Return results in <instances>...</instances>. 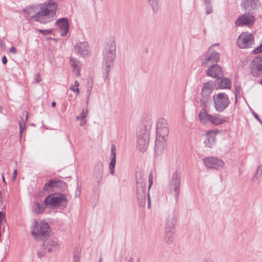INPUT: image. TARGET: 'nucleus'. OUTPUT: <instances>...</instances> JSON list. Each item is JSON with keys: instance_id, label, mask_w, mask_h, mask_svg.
<instances>
[{"instance_id": "e433bc0d", "label": "nucleus", "mask_w": 262, "mask_h": 262, "mask_svg": "<svg viewBox=\"0 0 262 262\" xmlns=\"http://www.w3.org/2000/svg\"><path fill=\"white\" fill-rule=\"evenodd\" d=\"M54 185L55 186V189L56 188L62 189L66 186V183L61 180H54Z\"/></svg>"}, {"instance_id": "e2e57ef3", "label": "nucleus", "mask_w": 262, "mask_h": 262, "mask_svg": "<svg viewBox=\"0 0 262 262\" xmlns=\"http://www.w3.org/2000/svg\"><path fill=\"white\" fill-rule=\"evenodd\" d=\"M77 185H78V188H77V189H78V192H79V193H78V195H80V190H79V187L78 183L77 184Z\"/></svg>"}, {"instance_id": "412c9836", "label": "nucleus", "mask_w": 262, "mask_h": 262, "mask_svg": "<svg viewBox=\"0 0 262 262\" xmlns=\"http://www.w3.org/2000/svg\"><path fill=\"white\" fill-rule=\"evenodd\" d=\"M59 248V243L52 239L46 240L42 244V249L46 250L48 252L56 251Z\"/></svg>"}, {"instance_id": "4d7b16f0", "label": "nucleus", "mask_w": 262, "mask_h": 262, "mask_svg": "<svg viewBox=\"0 0 262 262\" xmlns=\"http://www.w3.org/2000/svg\"><path fill=\"white\" fill-rule=\"evenodd\" d=\"M81 120V122L80 123V126H83L85 123H86V120L85 119H83V120Z\"/></svg>"}, {"instance_id": "9d476101", "label": "nucleus", "mask_w": 262, "mask_h": 262, "mask_svg": "<svg viewBox=\"0 0 262 262\" xmlns=\"http://www.w3.org/2000/svg\"><path fill=\"white\" fill-rule=\"evenodd\" d=\"M250 74L253 77H262V54L256 56L250 65Z\"/></svg>"}, {"instance_id": "09e8293b", "label": "nucleus", "mask_w": 262, "mask_h": 262, "mask_svg": "<svg viewBox=\"0 0 262 262\" xmlns=\"http://www.w3.org/2000/svg\"><path fill=\"white\" fill-rule=\"evenodd\" d=\"M150 206H151L150 198L149 194V193H148V194H147V208H148V209L150 208Z\"/></svg>"}, {"instance_id": "6e6552de", "label": "nucleus", "mask_w": 262, "mask_h": 262, "mask_svg": "<svg viewBox=\"0 0 262 262\" xmlns=\"http://www.w3.org/2000/svg\"><path fill=\"white\" fill-rule=\"evenodd\" d=\"M254 43L253 35L248 32L242 33L236 40V45L241 49L250 48Z\"/></svg>"}, {"instance_id": "8fccbe9b", "label": "nucleus", "mask_w": 262, "mask_h": 262, "mask_svg": "<svg viewBox=\"0 0 262 262\" xmlns=\"http://www.w3.org/2000/svg\"><path fill=\"white\" fill-rule=\"evenodd\" d=\"M9 51L10 53H12V54H16L17 53V49H16L15 47H12L10 49H9Z\"/></svg>"}, {"instance_id": "de8ad7c7", "label": "nucleus", "mask_w": 262, "mask_h": 262, "mask_svg": "<svg viewBox=\"0 0 262 262\" xmlns=\"http://www.w3.org/2000/svg\"><path fill=\"white\" fill-rule=\"evenodd\" d=\"M70 89L75 92H77V95H79V92H80L79 88H75L74 85H72L70 86Z\"/></svg>"}, {"instance_id": "6e6d98bb", "label": "nucleus", "mask_w": 262, "mask_h": 262, "mask_svg": "<svg viewBox=\"0 0 262 262\" xmlns=\"http://www.w3.org/2000/svg\"><path fill=\"white\" fill-rule=\"evenodd\" d=\"M148 182H149L148 189H149L152 184V179H148Z\"/></svg>"}, {"instance_id": "7ed1b4c3", "label": "nucleus", "mask_w": 262, "mask_h": 262, "mask_svg": "<svg viewBox=\"0 0 262 262\" xmlns=\"http://www.w3.org/2000/svg\"><path fill=\"white\" fill-rule=\"evenodd\" d=\"M45 205L52 208L63 209L68 205V200L63 193H54L48 195L45 199Z\"/></svg>"}, {"instance_id": "423d86ee", "label": "nucleus", "mask_w": 262, "mask_h": 262, "mask_svg": "<svg viewBox=\"0 0 262 262\" xmlns=\"http://www.w3.org/2000/svg\"><path fill=\"white\" fill-rule=\"evenodd\" d=\"M215 109L219 112H223L230 104L228 95L225 93H220L212 97Z\"/></svg>"}, {"instance_id": "1a4fd4ad", "label": "nucleus", "mask_w": 262, "mask_h": 262, "mask_svg": "<svg viewBox=\"0 0 262 262\" xmlns=\"http://www.w3.org/2000/svg\"><path fill=\"white\" fill-rule=\"evenodd\" d=\"M157 140L156 141V146H157V140L161 138L162 140H165V138L169 133V128L167 121L164 118H160L157 123Z\"/></svg>"}, {"instance_id": "f257e3e1", "label": "nucleus", "mask_w": 262, "mask_h": 262, "mask_svg": "<svg viewBox=\"0 0 262 262\" xmlns=\"http://www.w3.org/2000/svg\"><path fill=\"white\" fill-rule=\"evenodd\" d=\"M57 8V3L50 0L48 3L28 7L23 10V12L36 21L46 24L53 20Z\"/></svg>"}, {"instance_id": "864d4df0", "label": "nucleus", "mask_w": 262, "mask_h": 262, "mask_svg": "<svg viewBox=\"0 0 262 262\" xmlns=\"http://www.w3.org/2000/svg\"><path fill=\"white\" fill-rule=\"evenodd\" d=\"M2 63L4 64H6L7 62V59L6 56H3L2 57Z\"/></svg>"}, {"instance_id": "338daca9", "label": "nucleus", "mask_w": 262, "mask_h": 262, "mask_svg": "<svg viewBox=\"0 0 262 262\" xmlns=\"http://www.w3.org/2000/svg\"><path fill=\"white\" fill-rule=\"evenodd\" d=\"M2 178H3V181H4L5 183H6V182H5V178H4V177L3 176H2Z\"/></svg>"}, {"instance_id": "f8f14e48", "label": "nucleus", "mask_w": 262, "mask_h": 262, "mask_svg": "<svg viewBox=\"0 0 262 262\" xmlns=\"http://www.w3.org/2000/svg\"><path fill=\"white\" fill-rule=\"evenodd\" d=\"M75 53L81 57L90 56L91 52L88 42L81 41L77 42L75 46Z\"/></svg>"}, {"instance_id": "39448f33", "label": "nucleus", "mask_w": 262, "mask_h": 262, "mask_svg": "<svg viewBox=\"0 0 262 262\" xmlns=\"http://www.w3.org/2000/svg\"><path fill=\"white\" fill-rule=\"evenodd\" d=\"M181 181V173L177 170L172 174L169 183L170 193L174 196L177 203L180 194Z\"/></svg>"}, {"instance_id": "dca6fc26", "label": "nucleus", "mask_w": 262, "mask_h": 262, "mask_svg": "<svg viewBox=\"0 0 262 262\" xmlns=\"http://www.w3.org/2000/svg\"><path fill=\"white\" fill-rule=\"evenodd\" d=\"M55 25L59 28L61 35L62 36H66L70 28L68 19L66 17L59 18L56 21Z\"/></svg>"}, {"instance_id": "052dcab7", "label": "nucleus", "mask_w": 262, "mask_h": 262, "mask_svg": "<svg viewBox=\"0 0 262 262\" xmlns=\"http://www.w3.org/2000/svg\"><path fill=\"white\" fill-rule=\"evenodd\" d=\"M148 179H152V174L151 173H150L149 174Z\"/></svg>"}, {"instance_id": "680f3d73", "label": "nucleus", "mask_w": 262, "mask_h": 262, "mask_svg": "<svg viewBox=\"0 0 262 262\" xmlns=\"http://www.w3.org/2000/svg\"><path fill=\"white\" fill-rule=\"evenodd\" d=\"M89 99H90V97H87L86 101L87 106L88 105V104H89Z\"/></svg>"}, {"instance_id": "2eb2a0df", "label": "nucleus", "mask_w": 262, "mask_h": 262, "mask_svg": "<svg viewBox=\"0 0 262 262\" xmlns=\"http://www.w3.org/2000/svg\"><path fill=\"white\" fill-rule=\"evenodd\" d=\"M149 140V134L146 132L138 135L137 138V147L140 151L144 152L146 150Z\"/></svg>"}, {"instance_id": "13d9d810", "label": "nucleus", "mask_w": 262, "mask_h": 262, "mask_svg": "<svg viewBox=\"0 0 262 262\" xmlns=\"http://www.w3.org/2000/svg\"><path fill=\"white\" fill-rule=\"evenodd\" d=\"M74 84H75V85L76 86L78 87V86H79V82H78V81L76 80V81H75Z\"/></svg>"}, {"instance_id": "603ef678", "label": "nucleus", "mask_w": 262, "mask_h": 262, "mask_svg": "<svg viewBox=\"0 0 262 262\" xmlns=\"http://www.w3.org/2000/svg\"><path fill=\"white\" fill-rule=\"evenodd\" d=\"M35 80L36 82H39L41 81V77L39 74H37L36 76Z\"/></svg>"}, {"instance_id": "774afa93", "label": "nucleus", "mask_w": 262, "mask_h": 262, "mask_svg": "<svg viewBox=\"0 0 262 262\" xmlns=\"http://www.w3.org/2000/svg\"><path fill=\"white\" fill-rule=\"evenodd\" d=\"M99 262H102L101 258H100V259H99Z\"/></svg>"}, {"instance_id": "49530a36", "label": "nucleus", "mask_w": 262, "mask_h": 262, "mask_svg": "<svg viewBox=\"0 0 262 262\" xmlns=\"http://www.w3.org/2000/svg\"><path fill=\"white\" fill-rule=\"evenodd\" d=\"M46 250H43V251L41 252H37V256L39 258H41L42 257L44 256L46 254Z\"/></svg>"}, {"instance_id": "9b49d317", "label": "nucleus", "mask_w": 262, "mask_h": 262, "mask_svg": "<svg viewBox=\"0 0 262 262\" xmlns=\"http://www.w3.org/2000/svg\"><path fill=\"white\" fill-rule=\"evenodd\" d=\"M255 20V17L253 14L245 12V14L239 15L235 21V25L237 27L247 26L252 27Z\"/></svg>"}, {"instance_id": "c756f323", "label": "nucleus", "mask_w": 262, "mask_h": 262, "mask_svg": "<svg viewBox=\"0 0 262 262\" xmlns=\"http://www.w3.org/2000/svg\"><path fill=\"white\" fill-rule=\"evenodd\" d=\"M148 4L154 12H158L159 9V0H148Z\"/></svg>"}, {"instance_id": "c9c22d12", "label": "nucleus", "mask_w": 262, "mask_h": 262, "mask_svg": "<svg viewBox=\"0 0 262 262\" xmlns=\"http://www.w3.org/2000/svg\"><path fill=\"white\" fill-rule=\"evenodd\" d=\"M209 101L210 99L205 97H202V98L200 99V106L202 107V109L206 110Z\"/></svg>"}, {"instance_id": "bf43d9fd", "label": "nucleus", "mask_w": 262, "mask_h": 262, "mask_svg": "<svg viewBox=\"0 0 262 262\" xmlns=\"http://www.w3.org/2000/svg\"><path fill=\"white\" fill-rule=\"evenodd\" d=\"M51 105L53 107H55L56 106V102L55 101H52Z\"/></svg>"}, {"instance_id": "7c9ffc66", "label": "nucleus", "mask_w": 262, "mask_h": 262, "mask_svg": "<svg viewBox=\"0 0 262 262\" xmlns=\"http://www.w3.org/2000/svg\"><path fill=\"white\" fill-rule=\"evenodd\" d=\"M81 249L79 248L75 249L73 252V262H80Z\"/></svg>"}, {"instance_id": "cd10ccee", "label": "nucleus", "mask_w": 262, "mask_h": 262, "mask_svg": "<svg viewBox=\"0 0 262 262\" xmlns=\"http://www.w3.org/2000/svg\"><path fill=\"white\" fill-rule=\"evenodd\" d=\"M45 209V207L43 206V204H40L38 202H35L33 207V211L36 213H40L42 212Z\"/></svg>"}, {"instance_id": "2f4dec72", "label": "nucleus", "mask_w": 262, "mask_h": 262, "mask_svg": "<svg viewBox=\"0 0 262 262\" xmlns=\"http://www.w3.org/2000/svg\"><path fill=\"white\" fill-rule=\"evenodd\" d=\"M136 180L137 185H145V182L144 183L143 179L142 178V173L141 171H137L136 173Z\"/></svg>"}, {"instance_id": "69168bd1", "label": "nucleus", "mask_w": 262, "mask_h": 262, "mask_svg": "<svg viewBox=\"0 0 262 262\" xmlns=\"http://www.w3.org/2000/svg\"><path fill=\"white\" fill-rule=\"evenodd\" d=\"M204 262H213V261H211V260H205Z\"/></svg>"}, {"instance_id": "72a5a7b5", "label": "nucleus", "mask_w": 262, "mask_h": 262, "mask_svg": "<svg viewBox=\"0 0 262 262\" xmlns=\"http://www.w3.org/2000/svg\"><path fill=\"white\" fill-rule=\"evenodd\" d=\"M174 232L165 233V240L168 244H171L174 240Z\"/></svg>"}, {"instance_id": "0e129e2a", "label": "nucleus", "mask_w": 262, "mask_h": 262, "mask_svg": "<svg viewBox=\"0 0 262 262\" xmlns=\"http://www.w3.org/2000/svg\"><path fill=\"white\" fill-rule=\"evenodd\" d=\"M2 110H3V107L1 105H0V113L2 112Z\"/></svg>"}, {"instance_id": "a878e982", "label": "nucleus", "mask_w": 262, "mask_h": 262, "mask_svg": "<svg viewBox=\"0 0 262 262\" xmlns=\"http://www.w3.org/2000/svg\"><path fill=\"white\" fill-rule=\"evenodd\" d=\"M217 84L218 88L220 89H230L231 87V82L230 80L227 78L221 79Z\"/></svg>"}, {"instance_id": "a18cd8bd", "label": "nucleus", "mask_w": 262, "mask_h": 262, "mask_svg": "<svg viewBox=\"0 0 262 262\" xmlns=\"http://www.w3.org/2000/svg\"><path fill=\"white\" fill-rule=\"evenodd\" d=\"M252 114L254 118L260 123L262 124V120L260 119L258 115L255 113L254 112H252Z\"/></svg>"}, {"instance_id": "b1692460", "label": "nucleus", "mask_w": 262, "mask_h": 262, "mask_svg": "<svg viewBox=\"0 0 262 262\" xmlns=\"http://www.w3.org/2000/svg\"><path fill=\"white\" fill-rule=\"evenodd\" d=\"M198 116L201 123L203 124H206L211 122L212 115L208 114L206 110L202 109Z\"/></svg>"}, {"instance_id": "3c124183", "label": "nucleus", "mask_w": 262, "mask_h": 262, "mask_svg": "<svg viewBox=\"0 0 262 262\" xmlns=\"http://www.w3.org/2000/svg\"><path fill=\"white\" fill-rule=\"evenodd\" d=\"M5 217L3 211H0V226L1 225L3 218Z\"/></svg>"}, {"instance_id": "58836bf2", "label": "nucleus", "mask_w": 262, "mask_h": 262, "mask_svg": "<svg viewBox=\"0 0 262 262\" xmlns=\"http://www.w3.org/2000/svg\"><path fill=\"white\" fill-rule=\"evenodd\" d=\"M19 138H20V139H21L22 138V136H23V131L25 128L26 124L24 122H19Z\"/></svg>"}, {"instance_id": "5701e85b", "label": "nucleus", "mask_w": 262, "mask_h": 262, "mask_svg": "<svg viewBox=\"0 0 262 262\" xmlns=\"http://www.w3.org/2000/svg\"><path fill=\"white\" fill-rule=\"evenodd\" d=\"M116 146L112 145L111 147V162L109 165L110 173L114 175L115 173V167L116 165Z\"/></svg>"}, {"instance_id": "c03bdc74", "label": "nucleus", "mask_w": 262, "mask_h": 262, "mask_svg": "<svg viewBox=\"0 0 262 262\" xmlns=\"http://www.w3.org/2000/svg\"><path fill=\"white\" fill-rule=\"evenodd\" d=\"M174 232V227L172 226H166L165 229V233H169V232Z\"/></svg>"}, {"instance_id": "6ab92c4d", "label": "nucleus", "mask_w": 262, "mask_h": 262, "mask_svg": "<svg viewBox=\"0 0 262 262\" xmlns=\"http://www.w3.org/2000/svg\"><path fill=\"white\" fill-rule=\"evenodd\" d=\"M242 6L245 9V12L253 14L258 7L257 0H243Z\"/></svg>"}, {"instance_id": "f3484780", "label": "nucleus", "mask_w": 262, "mask_h": 262, "mask_svg": "<svg viewBox=\"0 0 262 262\" xmlns=\"http://www.w3.org/2000/svg\"><path fill=\"white\" fill-rule=\"evenodd\" d=\"M103 163L99 161L94 167L93 177L96 182L97 185L99 187L101 184V180L103 176Z\"/></svg>"}, {"instance_id": "bb28decb", "label": "nucleus", "mask_w": 262, "mask_h": 262, "mask_svg": "<svg viewBox=\"0 0 262 262\" xmlns=\"http://www.w3.org/2000/svg\"><path fill=\"white\" fill-rule=\"evenodd\" d=\"M70 64L73 68L74 72L76 74H79L80 68V63L79 60L75 58L70 59Z\"/></svg>"}, {"instance_id": "ddd939ff", "label": "nucleus", "mask_w": 262, "mask_h": 262, "mask_svg": "<svg viewBox=\"0 0 262 262\" xmlns=\"http://www.w3.org/2000/svg\"><path fill=\"white\" fill-rule=\"evenodd\" d=\"M203 162L208 168L218 169L222 168L224 165V162L222 160L213 157L204 158Z\"/></svg>"}, {"instance_id": "f704fd0d", "label": "nucleus", "mask_w": 262, "mask_h": 262, "mask_svg": "<svg viewBox=\"0 0 262 262\" xmlns=\"http://www.w3.org/2000/svg\"><path fill=\"white\" fill-rule=\"evenodd\" d=\"M204 4L206 6V14H209L213 12V9L211 6V0H205L204 1Z\"/></svg>"}, {"instance_id": "aec40b11", "label": "nucleus", "mask_w": 262, "mask_h": 262, "mask_svg": "<svg viewBox=\"0 0 262 262\" xmlns=\"http://www.w3.org/2000/svg\"><path fill=\"white\" fill-rule=\"evenodd\" d=\"M219 132V130H209L206 133V139L204 141L205 145L212 148L215 144L216 135Z\"/></svg>"}, {"instance_id": "0eeeda50", "label": "nucleus", "mask_w": 262, "mask_h": 262, "mask_svg": "<svg viewBox=\"0 0 262 262\" xmlns=\"http://www.w3.org/2000/svg\"><path fill=\"white\" fill-rule=\"evenodd\" d=\"M212 46L210 47L208 51L201 56V61L202 66H209L217 63L219 61L220 54L217 51L211 49Z\"/></svg>"}, {"instance_id": "393cba45", "label": "nucleus", "mask_w": 262, "mask_h": 262, "mask_svg": "<svg viewBox=\"0 0 262 262\" xmlns=\"http://www.w3.org/2000/svg\"><path fill=\"white\" fill-rule=\"evenodd\" d=\"M211 120V123L215 125H219L226 122L227 118L226 117H224L223 115L217 114L214 115H212Z\"/></svg>"}, {"instance_id": "37998d69", "label": "nucleus", "mask_w": 262, "mask_h": 262, "mask_svg": "<svg viewBox=\"0 0 262 262\" xmlns=\"http://www.w3.org/2000/svg\"><path fill=\"white\" fill-rule=\"evenodd\" d=\"M241 87L239 86H236L235 87V102H237V98L238 95H240Z\"/></svg>"}, {"instance_id": "c85d7f7f", "label": "nucleus", "mask_w": 262, "mask_h": 262, "mask_svg": "<svg viewBox=\"0 0 262 262\" xmlns=\"http://www.w3.org/2000/svg\"><path fill=\"white\" fill-rule=\"evenodd\" d=\"M55 189V186L54 185V180H49L48 182H47L43 188L44 191L49 192L50 191H53Z\"/></svg>"}, {"instance_id": "4c0bfd02", "label": "nucleus", "mask_w": 262, "mask_h": 262, "mask_svg": "<svg viewBox=\"0 0 262 262\" xmlns=\"http://www.w3.org/2000/svg\"><path fill=\"white\" fill-rule=\"evenodd\" d=\"M262 174V164L259 165L258 166L256 171L255 172V174L253 176V177L252 178L251 180L252 181H254L255 179L257 178H258L259 176H260Z\"/></svg>"}, {"instance_id": "f03ea898", "label": "nucleus", "mask_w": 262, "mask_h": 262, "mask_svg": "<svg viewBox=\"0 0 262 262\" xmlns=\"http://www.w3.org/2000/svg\"><path fill=\"white\" fill-rule=\"evenodd\" d=\"M116 45L113 40L108 41L104 48L103 55L102 68L105 79L107 78L110 73V67L113 64L116 58Z\"/></svg>"}, {"instance_id": "79ce46f5", "label": "nucleus", "mask_w": 262, "mask_h": 262, "mask_svg": "<svg viewBox=\"0 0 262 262\" xmlns=\"http://www.w3.org/2000/svg\"><path fill=\"white\" fill-rule=\"evenodd\" d=\"M37 31L43 35H47L51 34L52 33L53 30H52V29H50V30L37 29Z\"/></svg>"}, {"instance_id": "4468645a", "label": "nucleus", "mask_w": 262, "mask_h": 262, "mask_svg": "<svg viewBox=\"0 0 262 262\" xmlns=\"http://www.w3.org/2000/svg\"><path fill=\"white\" fill-rule=\"evenodd\" d=\"M206 73L208 76L218 79H221L223 76L222 68L217 63L210 65Z\"/></svg>"}, {"instance_id": "4be33fe9", "label": "nucleus", "mask_w": 262, "mask_h": 262, "mask_svg": "<svg viewBox=\"0 0 262 262\" xmlns=\"http://www.w3.org/2000/svg\"><path fill=\"white\" fill-rule=\"evenodd\" d=\"M213 90L212 83H211L210 81L204 83L201 91L202 97L210 99V96Z\"/></svg>"}, {"instance_id": "ea45409f", "label": "nucleus", "mask_w": 262, "mask_h": 262, "mask_svg": "<svg viewBox=\"0 0 262 262\" xmlns=\"http://www.w3.org/2000/svg\"><path fill=\"white\" fill-rule=\"evenodd\" d=\"M88 110H86V112L84 113V110H83L82 112L80 114V115L76 117L77 120H83L85 119V118L87 116V113H88Z\"/></svg>"}, {"instance_id": "a19ab883", "label": "nucleus", "mask_w": 262, "mask_h": 262, "mask_svg": "<svg viewBox=\"0 0 262 262\" xmlns=\"http://www.w3.org/2000/svg\"><path fill=\"white\" fill-rule=\"evenodd\" d=\"M88 88L86 90V95H87V97H90V95L91 94L92 90V86H93L92 82L88 81Z\"/></svg>"}, {"instance_id": "20e7f679", "label": "nucleus", "mask_w": 262, "mask_h": 262, "mask_svg": "<svg viewBox=\"0 0 262 262\" xmlns=\"http://www.w3.org/2000/svg\"><path fill=\"white\" fill-rule=\"evenodd\" d=\"M32 228V234L36 238H41L48 235L50 233V226L45 222L34 220Z\"/></svg>"}, {"instance_id": "473e14b6", "label": "nucleus", "mask_w": 262, "mask_h": 262, "mask_svg": "<svg viewBox=\"0 0 262 262\" xmlns=\"http://www.w3.org/2000/svg\"><path fill=\"white\" fill-rule=\"evenodd\" d=\"M177 222V219L174 214L169 215L166 223V226H172L174 227Z\"/></svg>"}, {"instance_id": "5fc2aeb1", "label": "nucleus", "mask_w": 262, "mask_h": 262, "mask_svg": "<svg viewBox=\"0 0 262 262\" xmlns=\"http://www.w3.org/2000/svg\"><path fill=\"white\" fill-rule=\"evenodd\" d=\"M17 173V170L16 169H15L13 171V176H12V178L14 180H15V179H16Z\"/></svg>"}, {"instance_id": "a211bd4d", "label": "nucleus", "mask_w": 262, "mask_h": 262, "mask_svg": "<svg viewBox=\"0 0 262 262\" xmlns=\"http://www.w3.org/2000/svg\"><path fill=\"white\" fill-rule=\"evenodd\" d=\"M145 185H137L136 196L140 206L144 207L146 202Z\"/></svg>"}]
</instances>
